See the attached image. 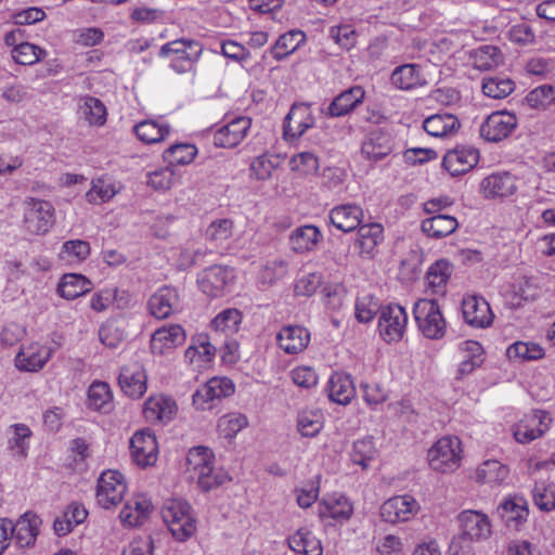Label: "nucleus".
Listing matches in <instances>:
<instances>
[{"mask_svg": "<svg viewBox=\"0 0 555 555\" xmlns=\"http://www.w3.org/2000/svg\"><path fill=\"white\" fill-rule=\"evenodd\" d=\"M212 461V451L202 446L190 449L186 455V469L203 491H209L230 479L227 474L215 473Z\"/></svg>", "mask_w": 555, "mask_h": 555, "instance_id": "obj_1", "label": "nucleus"}, {"mask_svg": "<svg viewBox=\"0 0 555 555\" xmlns=\"http://www.w3.org/2000/svg\"><path fill=\"white\" fill-rule=\"evenodd\" d=\"M162 517L178 541H185L196 530L195 519L191 515V506L185 501L168 500L162 508Z\"/></svg>", "mask_w": 555, "mask_h": 555, "instance_id": "obj_2", "label": "nucleus"}, {"mask_svg": "<svg viewBox=\"0 0 555 555\" xmlns=\"http://www.w3.org/2000/svg\"><path fill=\"white\" fill-rule=\"evenodd\" d=\"M461 460V440L457 437H442L428 451L430 467L443 474L456 470Z\"/></svg>", "mask_w": 555, "mask_h": 555, "instance_id": "obj_3", "label": "nucleus"}, {"mask_svg": "<svg viewBox=\"0 0 555 555\" xmlns=\"http://www.w3.org/2000/svg\"><path fill=\"white\" fill-rule=\"evenodd\" d=\"M413 314L420 331L430 339H439L446 333V321L438 302L434 299H418L413 308Z\"/></svg>", "mask_w": 555, "mask_h": 555, "instance_id": "obj_4", "label": "nucleus"}, {"mask_svg": "<svg viewBox=\"0 0 555 555\" xmlns=\"http://www.w3.org/2000/svg\"><path fill=\"white\" fill-rule=\"evenodd\" d=\"M24 225L31 234H46L54 224V207L50 202L28 197L24 202Z\"/></svg>", "mask_w": 555, "mask_h": 555, "instance_id": "obj_5", "label": "nucleus"}, {"mask_svg": "<svg viewBox=\"0 0 555 555\" xmlns=\"http://www.w3.org/2000/svg\"><path fill=\"white\" fill-rule=\"evenodd\" d=\"M127 486L122 474L106 470L101 474L96 486V501L103 508L117 506L124 499Z\"/></svg>", "mask_w": 555, "mask_h": 555, "instance_id": "obj_6", "label": "nucleus"}, {"mask_svg": "<svg viewBox=\"0 0 555 555\" xmlns=\"http://www.w3.org/2000/svg\"><path fill=\"white\" fill-rule=\"evenodd\" d=\"M408 324L405 309L397 304L385 306L380 309L378 330L383 339L387 343L402 339Z\"/></svg>", "mask_w": 555, "mask_h": 555, "instance_id": "obj_7", "label": "nucleus"}, {"mask_svg": "<svg viewBox=\"0 0 555 555\" xmlns=\"http://www.w3.org/2000/svg\"><path fill=\"white\" fill-rule=\"evenodd\" d=\"M518 119L507 111L490 114L480 126V135L488 142H500L508 138L516 129Z\"/></svg>", "mask_w": 555, "mask_h": 555, "instance_id": "obj_8", "label": "nucleus"}, {"mask_svg": "<svg viewBox=\"0 0 555 555\" xmlns=\"http://www.w3.org/2000/svg\"><path fill=\"white\" fill-rule=\"evenodd\" d=\"M418 511L416 500L410 495H397L385 501L380 506L383 520L397 524L410 520Z\"/></svg>", "mask_w": 555, "mask_h": 555, "instance_id": "obj_9", "label": "nucleus"}, {"mask_svg": "<svg viewBox=\"0 0 555 555\" xmlns=\"http://www.w3.org/2000/svg\"><path fill=\"white\" fill-rule=\"evenodd\" d=\"M462 532L460 537L468 541H482L491 535L489 517L477 511H464L459 516Z\"/></svg>", "mask_w": 555, "mask_h": 555, "instance_id": "obj_10", "label": "nucleus"}, {"mask_svg": "<svg viewBox=\"0 0 555 555\" xmlns=\"http://www.w3.org/2000/svg\"><path fill=\"white\" fill-rule=\"evenodd\" d=\"M133 461L142 467L153 465L157 460V442L150 429L137 431L130 439Z\"/></svg>", "mask_w": 555, "mask_h": 555, "instance_id": "obj_11", "label": "nucleus"}, {"mask_svg": "<svg viewBox=\"0 0 555 555\" xmlns=\"http://www.w3.org/2000/svg\"><path fill=\"white\" fill-rule=\"evenodd\" d=\"M551 417L547 412L537 410L527 415L514 428V437L520 443H529L541 437L547 429Z\"/></svg>", "mask_w": 555, "mask_h": 555, "instance_id": "obj_12", "label": "nucleus"}, {"mask_svg": "<svg viewBox=\"0 0 555 555\" xmlns=\"http://www.w3.org/2000/svg\"><path fill=\"white\" fill-rule=\"evenodd\" d=\"M479 160V152L473 146H456L443 157V166L452 176H460L472 170Z\"/></svg>", "mask_w": 555, "mask_h": 555, "instance_id": "obj_13", "label": "nucleus"}, {"mask_svg": "<svg viewBox=\"0 0 555 555\" xmlns=\"http://www.w3.org/2000/svg\"><path fill=\"white\" fill-rule=\"evenodd\" d=\"M233 279V272L227 267L211 266L205 269L198 278V285L203 293L210 297H219L224 287Z\"/></svg>", "mask_w": 555, "mask_h": 555, "instance_id": "obj_14", "label": "nucleus"}, {"mask_svg": "<svg viewBox=\"0 0 555 555\" xmlns=\"http://www.w3.org/2000/svg\"><path fill=\"white\" fill-rule=\"evenodd\" d=\"M118 384L129 397L139 399L146 391V374L139 363H131L121 367Z\"/></svg>", "mask_w": 555, "mask_h": 555, "instance_id": "obj_15", "label": "nucleus"}, {"mask_svg": "<svg viewBox=\"0 0 555 555\" xmlns=\"http://www.w3.org/2000/svg\"><path fill=\"white\" fill-rule=\"evenodd\" d=\"M462 312L466 323L474 327H487L493 320L489 304L486 299L478 296L464 298L462 301Z\"/></svg>", "mask_w": 555, "mask_h": 555, "instance_id": "obj_16", "label": "nucleus"}, {"mask_svg": "<svg viewBox=\"0 0 555 555\" xmlns=\"http://www.w3.org/2000/svg\"><path fill=\"white\" fill-rule=\"evenodd\" d=\"M179 305V295L176 289L165 286L153 294L147 301V309L158 320L169 318Z\"/></svg>", "mask_w": 555, "mask_h": 555, "instance_id": "obj_17", "label": "nucleus"}, {"mask_svg": "<svg viewBox=\"0 0 555 555\" xmlns=\"http://www.w3.org/2000/svg\"><path fill=\"white\" fill-rule=\"evenodd\" d=\"M153 511L152 502L143 494H137L128 500L122 507L119 518L129 527L144 524Z\"/></svg>", "mask_w": 555, "mask_h": 555, "instance_id": "obj_18", "label": "nucleus"}, {"mask_svg": "<svg viewBox=\"0 0 555 555\" xmlns=\"http://www.w3.org/2000/svg\"><path fill=\"white\" fill-rule=\"evenodd\" d=\"M250 127V119L238 117L220 128L214 134V143L220 147H235L247 134Z\"/></svg>", "mask_w": 555, "mask_h": 555, "instance_id": "obj_19", "label": "nucleus"}, {"mask_svg": "<svg viewBox=\"0 0 555 555\" xmlns=\"http://www.w3.org/2000/svg\"><path fill=\"white\" fill-rule=\"evenodd\" d=\"M328 219L336 229L351 232L361 224L363 210L354 204H343L331 209Z\"/></svg>", "mask_w": 555, "mask_h": 555, "instance_id": "obj_20", "label": "nucleus"}, {"mask_svg": "<svg viewBox=\"0 0 555 555\" xmlns=\"http://www.w3.org/2000/svg\"><path fill=\"white\" fill-rule=\"evenodd\" d=\"M314 119L310 114L308 105L295 104L284 119V135L289 138H299L306 130L313 126Z\"/></svg>", "mask_w": 555, "mask_h": 555, "instance_id": "obj_21", "label": "nucleus"}, {"mask_svg": "<svg viewBox=\"0 0 555 555\" xmlns=\"http://www.w3.org/2000/svg\"><path fill=\"white\" fill-rule=\"evenodd\" d=\"M279 347L288 354L301 352L310 341V333L299 325L284 326L278 334Z\"/></svg>", "mask_w": 555, "mask_h": 555, "instance_id": "obj_22", "label": "nucleus"}, {"mask_svg": "<svg viewBox=\"0 0 555 555\" xmlns=\"http://www.w3.org/2000/svg\"><path fill=\"white\" fill-rule=\"evenodd\" d=\"M41 519L34 513L27 512L16 521L12 524L11 537L16 540L21 547L31 546L39 533Z\"/></svg>", "mask_w": 555, "mask_h": 555, "instance_id": "obj_23", "label": "nucleus"}, {"mask_svg": "<svg viewBox=\"0 0 555 555\" xmlns=\"http://www.w3.org/2000/svg\"><path fill=\"white\" fill-rule=\"evenodd\" d=\"M184 340L185 333L182 326L172 324L154 332L151 339V349L153 353L163 354L166 350L182 345Z\"/></svg>", "mask_w": 555, "mask_h": 555, "instance_id": "obj_24", "label": "nucleus"}, {"mask_svg": "<svg viewBox=\"0 0 555 555\" xmlns=\"http://www.w3.org/2000/svg\"><path fill=\"white\" fill-rule=\"evenodd\" d=\"M424 130L431 137L443 138L456 133L461 128L459 118L449 113H438L423 121Z\"/></svg>", "mask_w": 555, "mask_h": 555, "instance_id": "obj_25", "label": "nucleus"}, {"mask_svg": "<svg viewBox=\"0 0 555 555\" xmlns=\"http://www.w3.org/2000/svg\"><path fill=\"white\" fill-rule=\"evenodd\" d=\"M326 390L331 401L343 405L348 404L356 396L351 377L339 372L331 375Z\"/></svg>", "mask_w": 555, "mask_h": 555, "instance_id": "obj_26", "label": "nucleus"}, {"mask_svg": "<svg viewBox=\"0 0 555 555\" xmlns=\"http://www.w3.org/2000/svg\"><path fill=\"white\" fill-rule=\"evenodd\" d=\"M486 197H505L516 191V180L508 172H496L486 177L481 182Z\"/></svg>", "mask_w": 555, "mask_h": 555, "instance_id": "obj_27", "label": "nucleus"}, {"mask_svg": "<svg viewBox=\"0 0 555 555\" xmlns=\"http://www.w3.org/2000/svg\"><path fill=\"white\" fill-rule=\"evenodd\" d=\"M365 91L360 86H354L338 94L328 106V115L340 117L352 112L364 99Z\"/></svg>", "mask_w": 555, "mask_h": 555, "instance_id": "obj_28", "label": "nucleus"}, {"mask_svg": "<svg viewBox=\"0 0 555 555\" xmlns=\"http://www.w3.org/2000/svg\"><path fill=\"white\" fill-rule=\"evenodd\" d=\"M171 53L176 54V57L196 63L203 53V47L193 39H177L165 43L159 51L162 57H167Z\"/></svg>", "mask_w": 555, "mask_h": 555, "instance_id": "obj_29", "label": "nucleus"}, {"mask_svg": "<svg viewBox=\"0 0 555 555\" xmlns=\"http://www.w3.org/2000/svg\"><path fill=\"white\" fill-rule=\"evenodd\" d=\"M498 512L507 527L517 529L526 521L529 509L522 498H507L498 507Z\"/></svg>", "mask_w": 555, "mask_h": 555, "instance_id": "obj_30", "label": "nucleus"}, {"mask_svg": "<svg viewBox=\"0 0 555 555\" xmlns=\"http://www.w3.org/2000/svg\"><path fill=\"white\" fill-rule=\"evenodd\" d=\"M50 350L40 345H31L16 354L15 365L21 371H38L50 358Z\"/></svg>", "mask_w": 555, "mask_h": 555, "instance_id": "obj_31", "label": "nucleus"}, {"mask_svg": "<svg viewBox=\"0 0 555 555\" xmlns=\"http://www.w3.org/2000/svg\"><path fill=\"white\" fill-rule=\"evenodd\" d=\"M362 154L372 160H380L392 151L391 138L382 131H372L362 144Z\"/></svg>", "mask_w": 555, "mask_h": 555, "instance_id": "obj_32", "label": "nucleus"}, {"mask_svg": "<svg viewBox=\"0 0 555 555\" xmlns=\"http://www.w3.org/2000/svg\"><path fill=\"white\" fill-rule=\"evenodd\" d=\"M177 411L176 402L166 397H152L144 403L143 413L149 422H168Z\"/></svg>", "mask_w": 555, "mask_h": 555, "instance_id": "obj_33", "label": "nucleus"}, {"mask_svg": "<svg viewBox=\"0 0 555 555\" xmlns=\"http://www.w3.org/2000/svg\"><path fill=\"white\" fill-rule=\"evenodd\" d=\"M459 227L455 217L437 214L422 221V231L429 237L441 238L452 234Z\"/></svg>", "mask_w": 555, "mask_h": 555, "instance_id": "obj_34", "label": "nucleus"}, {"mask_svg": "<svg viewBox=\"0 0 555 555\" xmlns=\"http://www.w3.org/2000/svg\"><path fill=\"white\" fill-rule=\"evenodd\" d=\"M91 289V282L81 274L67 273L61 279L57 285V293L61 297L74 300Z\"/></svg>", "mask_w": 555, "mask_h": 555, "instance_id": "obj_35", "label": "nucleus"}, {"mask_svg": "<svg viewBox=\"0 0 555 555\" xmlns=\"http://www.w3.org/2000/svg\"><path fill=\"white\" fill-rule=\"evenodd\" d=\"M287 544L291 550L304 555H322L323 553L321 541L306 528L298 529L289 537Z\"/></svg>", "mask_w": 555, "mask_h": 555, "instance_id": "obj_36", "label": "nucleus"}, {"mask_svg": "<svg viewBox=\"0 0 555 555\" xmlns=\"http://www.w3.org/2000/svg\"><path fill=\"white\" fill-rule=\"evenodd\" d=\"M391 83L401 90H410L425 82L421 76V66L416 64H404L397 67L390 77Z\"/></svg>", "mask_w": 555, "mask_h": 555, "instance_id": "obj_37", "label": "nucleus"}, {"mask_svg": "<svg viewBox=\"0 0 555 555\" xmlns=\"http://www.w3.org/2000/svg\"><path fill=\"white\" fill-rule=\"evenodd\" d=\"M358 238L354 246L360 255L371 257L379 240L382 238L383 228L378 223L363 224L358 228Z\"/></svg>", "mask_w": 555, "mask_h": 555, "instance_id": "obj_38", "label": "nucleus"}, {"mask_svg": "<svg viewBox=\"0 0 555 555\" xmlns=\"http://www.w3.org/2000/svg\"><path fill=\"white\" fill-rule=\"evenodd\" d=\"M508 475V467L495 460L483 462L476 472L478 482L491 486L502 485L507 479Z\"/></svg>", "mask_w": 555, "mask_h": 555, "instance_id": "obj_39", "label": "nucleus"}, {"mask_svg": "<svg viewBox=\"0 0 555 555\" xmlns=\"http://www.w3.org/2000/svg\"><path fill=\"white\" fill-rule=\"evenodd\" d=\"M321 236L320 230L314 225L297 228L289 237L292 249L296 253L312 250Z\"/></svg>", "mask_w": 555, "mask_h": 555, "instance_id": "obj_40", "label": "nucleus"}, {"mask_svg": "<svg viewBox=\"0 0 555 555\" xmlns=\"http://www.w3.org/2000/svg\"><path fill=\"white\" fill-rule=\"evenodd\" d=\"M306 41V35L298 29L289 30L278 39L271 49L273 57L278 61L289 55L298 49V47Z\"/></svg>", "mask_w": 555, "mask_h": 555, "instance_id": "obj_41", "label": "nucleus"}, {"mask_svg": "<svg viewBox=\"0 0 555 555\" xmlns=\"http://www.w3.org/2000/svg\"><path fill=\"white\" fill-rule=\"evenodd\" d=\"M134 132L140 141L153 144L164 141L170 133V127L154 120H143L135 125Z\"/></svg>", "mask_w": 555, "mask_h": 555, "instance_id": "obj_42", "label": "nucleus"}, {"mask_svg": "<svg viewBox=\"0 0 555 555\" xmlns=\"http://www.w3.org/2000/svg\"><path fill=\"white\" fill-rule=\"evenodd\" d=\"M474 67L480 70H490L503 62V55L495 46H481L472 54Z\"/></svg>", "mask_w": 555, "mask_h": 555, "instance_id": "obj_43", "label": "nucleus"}, {"mask_svg": "<svg viewBox=\"0 0 555 555\" xmlns=\"http://www.w3.org/2000/svg\"><path fill=\"white\" fill-rule=\"evenodd\" d=\"M80 112L89 125L102 126L106 121V107L101 100L94 96L81 98Z\"/></svg>", "mask_w": 555, "mask_h": 555, "instance_id": "obj_44", "label": "nucleus"}, {"mask_svg": "<svg viewBox=\"0 0 555 555\" xmlns=\"http://www.w3.org/2000/svg\"><path fill=\"white\" fill-rule=\"evenodd\" d=\"M515 89V82L501 76L486 77L482 80V92L492 99H503L509 95Z\"/></svg>", "mask_w": 555, "mask_h": 555, "instance_id": "obj_45", "label": "nucleus"}, {"mask_svg": "<svg viewBox=\"0 0 555 555\" xmlns=\"http://www.w3.org/2000/svg\"><path fill=\"white\" fill-rule=\"evenodd\" d=\"M112 404L109 386L104 382H94L88 390V406L94 411H107Z\"/></svg>", "mask_w": 555, "mask_h": 555, "instance_id": "obj_46", "label": "nucleus"}, {"mask_svg": "<svg viewBox=\"0 0 555 555\" xmlns=\"http://www.w3.org/2000/svg\"><path fill=\"white\" fill-rule=\"evenodd\" d=\"M197 149L193 144L177 143L164 152V159L171 166L188 165L193 162Z\"/></svg>", "mask_w": 555, "mask_h": 555, "instance_id": "obj_47", "label": "nucleus"}, {"mask_svg": "<svg viewBox=\"0 0 555 555\" xmlns=\"http://www.w3.org/2000/svg\"><path fill=\"white\" fill-rule=\"evenodd\" d=\"M506 356L511 360L532 361L543 358L544 350L535 343L516 341L507 348Z\"/></svg>", "mask_w": 555, "mask_h": 555, "instance_id": "obj_48", "label": "nucleus"}, {"mask_svg": "<svg viewBox=\"0 0 555 555\" xmlns=\"http://www.w3.org/2000/svg\"><path fill=\"white\" fill-rule=\"evenodd\" d=\"M242 322V313L235 308H229L220 312L211 322L216 332L227 335L236 333Z\"/></svg>", "mask_w": 555, "mask_h": 555, "instance_id": "obj_49", "label": "nucleus"}, {"mask_svg": "<svg viewBox=\"0 0 555 555\" xmlns=\"http://www.w3.org/2000/svg\"><path fill=\"white\" fill-rule=\"evenodd\" d=\"M47 52L29 42H21L12 50L13 60L21 65H33L43 59Z\"/></svg>", "mask_w": 555, "mask_h": 555, "instance_id": "obj_50", "label": "nucleus"}, {"mask_svg": "<svg viewBox=\"0 0 555 555\" xmlns=\"http://www.w3.org/2000/svg\"><path fill=\"white\" fill-rule=\"evenodd\" d=\"M377 450L372 438H364L354 441L351 452V460L354 464L360 465L363 469H366L370 465V462L375 460Z\"/></svg>", "mask_w": 555, "mask_h": 555, "instance_id": "obj_51", "label": "nucleus"}, {"mask_svg": "<svg viewBox=\"0 0 555 555\" xmlns=\"http://www.w3.org/2000/svg\"><path fill=\"white\" fill-rule=\"evenodd\" d=\"M322 416L317 411H302L298 414L297 429L302 437L313 438L322 429Z\"/></svg>", "mask_w": 555, "mask_h": 555, "instance_id": "obj_52", "label": "nucleus"}, {"mask_svg": "<svg viewBox=\"0 0 555 555\" xmlns=\"http://www.w3.org/2000/svg\"><path fill=\"white\" fill-rule=\"evenodd\" d=\"M453 272V266L446 259L437 260L427 272V281L435 292H439L446 285Z\"/></svg>", "mask_w": 555, "mask_h": 555, "instance_id": "obj_53", "label": "nucleus"}, {"mask_svg": "<svg viewBox=\"0 0 555 555\" xmlns=\"http://www.w3.org/2000/svg\"><path fill=\"white\" fill-rule=\"evenodd\" d=\"M526 101L531 108L545 109L555 102V88L551 85H543L531 90Z\"/></svg>", "mask_w": 555, "mask_h": 555, "instance_id": "obj_54", "label": "nucleus"}, {"mask_svg": "<svg viewBox=\"0 0 555 555\" xmlns=\"http://www.w3.org/2000/svg\"><path fill=\"white\" fill-rule=\"evenodd\" d=\"M233 234V221L230 219H219L212 221L206 229V238L220 245L228 241Z\"/></svg>", "mask_w": 555, "mask_h": 555, "instance_id": "obj_55", "label": "nucleus"}, {"mask_svg": "<svg viewBox=\"0 0 555 555\" xmlns=\"http://www.w3.org/2000/svg\"><path fill=\"white\" fill-rule=\"evenodd\" d=\"M117 193L115 185L102 178L92 182L91 190L87 193V198L91 203H104L109 201Z\"/></svg>", "mask_w": 555, "mask_h": 555, "instance_id": "obj_56", "label": "nucleus"}, {"mask_svg": "<svg viewBox=\"0 0 555 555\" xmlns=\"http://www.w3.org/2000/svg\"><path fill=\"white\" fill-rule=\"evenodd\" d=\"M288 264L283 259L268 261L260 271L259 280L262 284H273L287 273Z\"/></svg>", "mask_w": 555, "mask_h": 555, "instance_id": "obj_57", "label": "nucleus"}, {"mask_svg": "<svg viewBox=\"0 0 555 555\" xmlns=\"http://www.w3.org/2000/svg\"><path fill=\"white\" fill-rule=\"evenodd\" d=\"M247 426V418L244 415L230 414L221 417L218 423L219 431L228 439L236 436Z\"/></svg>", "mask_w": 555, "mask_h": 555, "instance_id": "obj_58", "label": "nucleus"}, {"mask_svg": "<svg viewBox=\"0 0 555 555\" xmlns=\"http://www.w3.org/2000/svg\"><path fill=\"white\" fill-rule=\"evenodd\" d=\"M533 500L541 511L550 512L555 509V486L535 485L533 489Z\"/></svg>", "mask_w": 555, "mask_h": 555, "instance_id": "obj_59", "label": "nucleus"}, {"mask_svg": "<svg viewBox=\"0 0 555 555\" xmlns=\"http://www.w3.org/2000/svg\"><path fill=\"white\" fill-rule=\"evenodd\" d=\"M100 340L109 348H116L125 338L124 330L117 322H106L99 331Z\"/></svg>", "mask_w": 555, "mask_h": 555, "instance_id": "obj_60", "label": "nucleus"}, {"mask_svg": "<svg viewBox=\"0 0 555 555\" xmlns=\"http://www.w3.org/2000/svg\"><path fill=\"white\" fill-rule=\"evenodd\" d=\"M173 170L168 164L167 167L157 169L147 175L146 183L156 191L169 190L172 184Z\"/></svg>", "mask_w": 555, "mask_h": 555, "instance_id": "obj_61", "label": "nucleus"}, {"mask_svg": "<svg viewBox=\"0 0 555 555\" xmlns=\"http://www.w3.org/2000/svg\"><path fill=\"white\" fill-rule=\"evenodd\" d=\"M323 505L325 506V513L334 519H348L353 511L352 504L344 496L334 502L324 501ZM321 513L324 514V512Z\"/></svg>", "mask_w": 555, "mask_h": 555, "instance_id": "obj_62", "label": "nucleus"}, {"mask_svg": "<svg viewBox=\"0 0 555 555\" xmlns=\"http://www.w3.org/2000/svg\"><path fill=\"white\" fill-rule=\"evenodd\" d=\"M11 428L13 429V437L9 440L10 448L17 449L18 454L25 456L28 447L27 440L31 436V430L24 424H14Z\"/></svg>", "mask_w": 555, "mask_h": 555, "instance_id": "obj_63", "label": "nucleus"}, {"mask_svg": "<svg viewBox=\"0 0 555 555\" xmlns=\"http://www.w3.org/2000/svg\"><path fill=\"white\" fill-rule=\"evenodd\" d=\"M206 386L214 400H220L221 398L229 397L234 392V384L227 377L210 378L206 383Z\"/></svg>", "mask_w": 555, "mask_h": 555, "instance_id": "obj_64", "label": "nucleus"}]
</instances>
